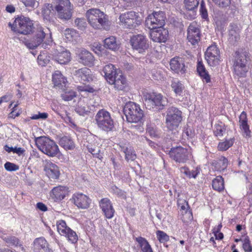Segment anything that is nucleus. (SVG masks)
Listing matches in <instances>:
<instances>
[{"instance_id": "52", "label": "nucleus", "mask_w": 252, "mask_h": 252, "mask_svg": "<svg viewBox=\"0 0 252 252\" xmlns=\"http://www.w3.org/2000/svg\"><path fill=\"white\" fill-rule=\"evenodd\" d=\"M218 164L219 166L220 170H224L228 165V160L224 157H221L219 159Z\"/></svg>"}, {"instance_id": "56", "label": "nucleus", "mask_w": 252, "mask_h": 252, "mask_svg": "<svg viewBox=\"0 0 252 252\" xmlns=\"http://www.w3.org/2000/svg\"><path fill=\"white\" fill-rule=\"evenodd\" d=\"M146 131L151 137H156L158 136L156 128L151 125H147Z\"/></svg>"}, {"instance_id": "1", "label": "nucleus", "mask_w": 252, "mask_h": 252, "mask_svg": "<svg viewBox=\"0 0 252 252\" xmlns=\"http://www.w3.org/2000/svg\"><path fill=\"white\" fill-rule=\"evenodd\" d=\"M250 61V54L247 51L242 50L235 52L232 60V70L235 78L239 79L246 76Z\"/></svg>"}, {"instance_id": "54", "label": "nucleus", "mask_w": 252, "mask_h": 252, "mask_svg": "<svg viewBox=\"0 0 252 252\" xmlns=\"http://www.w3.org/2000/svg\"><path fill=\"white\" fill-rule=\"evenodd\" d=\"M111 190L113 193L116 194L119 197H122V198L126 199V195L125 192L121 190V189H119L116 186H114L111 188Z\"/></svg>"}, {"instance_id": "8", "label": "nucleus", "mask_w": 252, "mask_h": 252, "mask_svg": "<svg viewBox=\"0 0 252 252\" xmlns=\"http://www.w3.org/2000/svg\"><path fill=\"white\" fill-rule=\"evenodd\" d=\"M144 99L145 104L149 109L157 107L158 109H162L168 103L166 97L157 93H146L144 94Z\"/></svg>"}, {"instance_id": "20", "label": "nucleus", "mask_w": 252, "mask_h": 252, "mask_svg": "<svg viewBox=\"0 0 252 252\" xmlns=\"http://www.w3.org/2000/svg\"><path fill=\"white\" fill-rule=\"evenodd\" d=\"M73 74L77 80L84 85L93 81L94 78L92 71L87 67L75 70Z\"/></svg>"}, {"instance_id": "21", "label": "nucleus", "mask_w": 252, "mask_h": 252, "mask_svg": "<svg viewBox=\"0 0 252 252\" xmlns=\"http://www.w3.org/2000/svg\"><path fill=\"white\" fill-rule=\"evenodd\" d=\"M74 204L79 208L85 209L89 207L91 200L82 193H74L72 197Z\"/></svg>"}, {"instance_id": "32", "label": "nucleus", "mask_w": 252, "mask_h": 252, "mask_svg": "<svg viewBox=\"0 0 252 252\" xmlns=\"http://www.w3.org/2000/svg\"><path fill=\"white\" fill-rule=\"evenodd\" d=\"M42 15L43 19L47 21H50L54 16L55 10L51 3L45 4L42 8Z\"/></svg>"}, {"instance_id": "26", "label": "nucleus", "mask_w": 252, "mask_h": 252, "mask_svg": "<svg viewBox=\"0 0 252 252\" xmlns=\"http://www.w3.org/2000/svg\"><path fill=\"white\" fill-rule=\"evenodd\" d=\"M239 119V126L242 131L243 135L245 137H250L251 132L248 124L247 113L245 111H243L240 114Z\"/></svg>"}, {"instance_id": "6", "label": "nucleus", "mask_w": 252, "mask_h": 252, "mask_svg": "<svg viewBox=\"0 0 252 252\" xmlns=\"http://www.w3.org/2000/svg\"><path fill=\"white\" fill-rule=\"evenodd\" d=\"M8 25L13 31L23 34H30L33 29L32 21L29 18L25 17L16 18L12 24L9 23Z\"/></svg>"}, {"instance_id": "2", "label": "nucleus", "mask_w": 252, "mask_h": 252, "mask_svg": "<svg viewBox=\"0 0 252 252\" xmlns=\"http://www.w3.org/2000/svg\"><path fill=\"white\" fill-rule=\"evenodd\" d=\"M86 17L88 23L94 29L108 30L110 29L108 16L99 9H89L86 12Z\"/></svg>"}, {"instance_id": "51", "label": "nucleus", "mask_w": 252, "mask_h": 252, "mask_svg": "<svg viewBox=\"0 0 252 252\" xmlns=\"http://www.w3.org/2000/svg\"><path fill=\"white\" fill-rule=\"evenodd\" d=\"M76 96V92L73 91L65 92L62 94L61 96L65 101H70L73 99Z\"/></svg>"}, {"instance_id": "49", "label": "nucleus", "mask_w": 252, "mask_h": 252, "mask_svg": "<svg viewBox=\"0 0 252 252\" xmlns=\"http://www.w3.org/2000/svg\"><path fill=\"white\" fill-rule=\"evenodd\" d=\"M157 236L158 241L160 243H165L169 241V236L166 233L162 231L158 230L157 231Z\"/></svg>"}, {"instance_id": "35", "label": "nucleus", "mask_w": 252, "mask_h": 252, "mask_svg": "<svg viewBox=\"0 0 252 252\" xmlns=\"http://www.w3.org/2000/svg\"><path fill=\"white\" fill-rule=\"evenodd\" d=\"M128 146L129 144L120 145L121 151L125 154L126 159L127 161H133L136 158V155L133 149Z\"/></svg>"}, {"instance_id": "19", "label": "nucleus", "mask_w": 252, "mask_h": 252, "mask_svg": "<svg viewBox=\"0 0 252 252\" xmlns=\"http://www.w3.org/2000/svg\"><path fill=\"white\" fill-rule=\"evenodd\" d=\"M187 39L191 45L196 46L198 45L200 40V30L199 26L195 22L191 23L189 26L187 30Z\"/></svg>"}, {"instance_id": "25", "label": "nucleus", "mask_w": 252, "mask_h": 252, "mask_svg": "<svg viewBox=\"0 0 252 252\" xmlns=\"http://www.w3.org/2000/svg\"><path fill=\"white\" fill-rule=\"evenodd\" d=\"M170 66L173 71L178 74H183L186 70L183 60L179 57L172 59L170 62Z\"/></svg>"}, {"instance_id": "48", "label": "nucleus", "mask_w": 252, "mask_h": 252, "mask_svg": "<svg viewBox=\"0 0 252 252\" xmlns=\"http://www.w3.org/2000/svg\"><path fill=\"white\" fill-rule=\"evenodd\" d=\"M4 241L9 245L15 247L21 246L19 240L14 236H9L3 238Z\"/></svg>"}, {"instance_id": "53", "label": "nucleus", "mask_w": 252, "mask_h": 252, "mask_svg": "<svg viewBox=\"0 0 252 252\" xmlns=\"http://www.w3.org/2000/svg\"><path fill=\"white\" fill-rule=\"evenodd\" d=\"M5 169L8 171H15L19 169V166L13 163L6 162L4 165Z\"/></svg>"}, {"instance_id": "34", "label": "nucleus", "mask_w": 252, "mask_h": 252, "mask_svg": "<svg viewBox=\"0 0 252 252\" xmlns=\"http://www.w3.org/2000/svg\"><path fill=\"white\" fill-rule=\"evenodd\" d=\"M55 60L60 64H66L71 60L70 53L67 50L58 52L55 56Z\"/></svg>"}, {"instance_id": "23", "label": "nucleus", "mask_w": 252, "mask_h": 252, "mask_svg": "<svg viewBox=\"0 0 252 252\" xmlns=\"http://www.w3.org/2000/svg\"><path fill=\"white\" fill-rule=\"evenodd\" d=\"M99 206L106 218L110 219L113 217L115 210L108 198L101 199L99 201Z\"/></svg>"}, {"instance_id": "31", "label": "nucleus", "mask_w": 252, "mask_h": 252, "mask_svg": "<svg viewBox=\"0 0 252 252\" xmlns=\"http://www.w3.org/2000/svg\"><path fill=\"white\" fill-rule=\"evenodd\" d=\"M68 188L65 186H59L54 188L52 192L57 200H63L68 194Z\"/></svg>"}, {"instance_id": "11", "label": "nucleus", "mask_w": 252, "mask_h": 252, "mask_svg": "<svg viewBox=\"0 0 252 252\" xmlns=\"http://www.w3.org/2000/svg\"><path fill=\"white\" fill-rule=\"evenodd\" d=\"M58 18L66 21L69 20L72 15V6L69 0H60L55 7Z\"/></svg>"}, {"instance_id": "58", "label": "nucleus", "mask_w": 252, "mask_h": 252, "mask_svg": "<svg viewBox=\"0 0 252 252\" xmlns=\"http://www.w3.org/2000/svg\"><path fill=\"white\" fill-rule=\"evenodd\" d=\"M48 114L47 113H40L38 112L37 114H34L31 117V119L32 120H38V119H46L48 117Z\"/></svg>"}, {"instance_id": "45", "label": "nucleus", "mask_w": 252, "mask_h": 252, "mask_svg": "<svg viewBox=\"0 0 252 252\" xmlns=\"http://www.w3.org/2000/svg\"><path fill=\"white\" fill-rule=\"evenodd\" d=\"M87 149L94 157L101 159L103 158L102 153L100 152L99 147L88 146Z\"/></svg>"}, {"instance_id": "12", "label": "nucleus", "mask_w": 252, "mask_h": 252, "mask_svg": "<svg viewBox=\"0 0 252 252\" xmlns=\"http://www.w3.org/2000/svg\"><path fill=\"white\" fill-rule=\"evenodd\" d=\"M119 19L121 25L127 29L134 28L141 23L138 15L133 11L121 14Z\"/></svg>"}, {"instance_id": "60", "label": "nucleus", "mask_w": 252, "mask_h": 252, "mask_svg": "<svg viewBox=\"0 0 252 252\" xmlns=\"http://www.w3.org/2000/svg\"><path fill=\"white\" fill-rule=\"evenodd\" d=\"M36 0H22V2L26 7L33 8Z\"/></svg>"}, {"instance_id": "42", "label": "nucleus", "mask_w": 252, "mask_h": 252, "mask_svg": "<svg viewBox=\"0 0 252 252\" xmlns=\"http://www.w3.org/2000/svg\"><path fill=\"white\" fill-rule=\"evenodd\" d=\"M226 127L224 124L220 122L215 125L214 133L219 139L221 138L225 133Z\"/></svg>"}, {"instance_id": "4", "label": "nucleus", "mask_w": 252, "mask_h": 252, "mask_svg": "<svg viewBox=\"0 0 252 252\" xmlns=\"http://www.w3.org/2000/svg\"><path fill=\"white\" fill-rule=\"evenodd\" d=\"M182 121V112L175 107L167 109L165 117V126L167 129L174 133L179 129V126Z\"/></svg>"}, {"instance_id": "14", "label": "nucleus", "mask_w": 252, "mask_h": 252, "mask_svg": "<svg viewBox=\"0 0 252 252\" xmlns=\"http://www.w3.org/2000/svg\"><path fill=\"white\" fill-rule=\"evenodd\" d=\"M165 15L162 11L155 12L148 16L145 21L146 26L150 30L161 28L165 24Z\"/></svg>"}, {"instance_id": "40", "label": "nucleus", "mask_w": 252, "mask_h": 252, "mask_svg": "<svg viewBox=\"0 0 252 252\" xmlns=\"http://www.w3.org/2000/svg\"><path fill=\"white\" fill-rule=\"evenodd\" d=\"M172 90L177 95H181L184 88L182 83L176 79L172 80L171 85Z\"/></svg>"}, {"instance_id": "22", "label": "nucleus", "mask_w": 252, "mask_h": 252, "mask_svg": "<svg viewBox=\"0 0 252 252\" xmlns=\"http://www.w3.org/2000/svg\"><path fill=\"white\" fill-rule=\"evenodd\" d=\"M151 30L150 35L153 41L157 42H165L166 41L168 35L167 30L161 27Z\"/></svg>"}, {"instance_id": "59", "label": "nucleus", "mask_w": 252, "mask_h": 252, "mask_svg": "<svg viewBox=\"0 0 252 252\" xmlns=\"http://www.w3.org/2000/svg\"><path fill=\"white\" fill-rule=\"evenodd\" d=\"M243 248L245 252H251L252 247L250 243V241L248 238H245L243 245Z\"/></svg>"}, {"instance_id": "27", "label": "nucleus", "mask_w": 252, "mask_h": 252, "mask_svg": "<svg viewBox=\"0 0 252 252\" xmlns=\"http://www.w3.org/2000/svg\"><path fill=\"white\" fill-rule=\"evenodd\" d=\"M49 244L45 238L40 237L35 238L32 244V250L33 252H42L45 249L48 248Z\"/></svg>"}, {"instance_id": "38", "label": "nucleus", "mask_w": 252, "mask_h": 252, "mask_svg": "<svg viewBox=\"0 0 252 252\" xmlns=\"http://www.w3.org/2000/svg\"><path fill=\"white\" fill-rule=\"evenodd\" d=\"M60 145L65 150H72L75 148V144L69 136H63L60 138Z\"/></svg>"}, {"instance_id": "50", "label": "nucleus", "mask_w": 252, "mask_h": 252, "mask_svg": "<svg viewBox=\"0 0 252 252\" xmlns=\"http://www.w3.org/2000/svg\"><path fill=\"white\" fill-rule=\"evenodd\" d=\"M182 217L181 219L184 222L188 223L193 219L192 213L190 210L186 211V212H182L181 213Z\"/></svg>"}, {"instance_id": "44", "label": "nucleus", "mask_w": 252, "mask_h": 252, "mask_svg": "<svg viewBox=\"0 0 252 252\" xmlns=\"http://www.w3.org/2000/svg\"><path fill=\"white\" fill-rule=\"evenodd\" d=\"M234 142V138L225 139L224 141L220 142L218 144V149L220 151H225L231 147Z\"/></svg>"}, {"instance_id": "7", "label": "nucleus", "mask_w": 252, "mask_h": 252, "mask_svg": "<svg viewBox=\"0 0 252 252\" xmlns=\"http://www.w3.org/2000/svg\"><path fill=\"white\" fill-rule=\"evenodd\" d=\"M95 121L98 128L103 131H111L114 127V121L110 114L104 109L97 112L95 116Z\"/></svg>"}, {"instance_id": "17", "label": "nucleus", "mask_w": 252, "mask_h": 252, "mask_svg": "<svg viewBox=\"0 0 252 252\" xmlns=\"http://www.w3.org/2000/svg\"><path fill=\"white\" fill-rule=\"evenodd\" d=\"M130 42L132 48L139 53L145 52L149 47L148 40L143 34L133 35L130 38Z\"/></svg>"}, {"instance_id": "36", "label": "nucleus", "mask_w": 252, "mask_h": 252, "mask_svg": "<svg viewBox=\"0 0 252 252\" xmlns=\"http://www.w3.org/2000/svg\"><path fill=\"white\" fill-rule=\"evenodd\" d=\"M197 71L203 81L206 83L210 82V76L202 62H198Z\"/></svg>"}, {"instance_id": "63", "label": "nucleus", "mask_w": 252, "mask_h": 252, "mask_svg": "<svg viewBox=\"0 0 252 252\" xmlns=\"http://www.w3.org/2000/svg\"><path fill=\"white\" fill-rule=\"evenodd\" d=\"M137 125H132L131 128L133 129L135 131H137L139 132H142L144 130V128L141 125V122L140 121Z\"/></svg>"}, {"instance_id": "33", "label": "nucleus", "mask_w": 252, "mask_h": 252, "mask_svg": "<svg viewBox=\"0 0 252 252\" xmlns=\"http://www.w3.org/2000/svg\"><path fill=\"white\" fill-rule=\"evenodd\" d=\"M104 46L105 48L112 51L118 50L120 47V43L117 41L115 36H111L103 40Z\"/></svg>"}, {"instance_id": "13", "label": "nucleus", "mask_w": 252, "mask_h": 252, "mask_svg": "<svg viewBox=\"0 0 252 252\" xmlns=\"http://www.w3.org/2000/svg\"><path fill=\"white\" fill-rule=\"evenodd\" d=\"M48 29H45L43 28L38 27L34 33L33 37L30 40H27L24 42L25 45L29 49H33L44 42L48 35L46 32ZM44 43L47 44L46 41Z\"/></svg>"}, {"instance_id": "43", "label": "nucleus", "mask_w": 252, "mask_h": 252, "mask_svg": "<svg viewBox=\"0 0 252 252\" xmlns=\"http://www.w3.org/2000/svg\"><path fill=\"white\" fill-rule=\"evenodd\" d=\"M75 111L80 116L88 115L90 113L89 108L86 104L80 101L75 109Z\"/></svg>"}, {"instance_id": "10", "label": "nucleus", "mask_w": 252, "mask_h": 252, "mask_svg": "<svg viewBox=\"0 0 252 252\" xmlns=\"http://www.w3.org/2000/svg\"><path fill=\"white\" fill-rule=\"evenodd\" d=\"M169 157L179 163H186L192 158L191 150L181 146L172 148L169 152Z\"/></svg>"}, {"instance_id": "62", "label": "nucleus", "mask_w": 252, "mask_h": 252, "mask_svg": "<svg viewBox=\"0 0 252 252\" xmlns=\"http://www.w3.org/2000/svg\"><path fill=\"white\" fill-rule=\"evenodd\" d=\"M18 104H15L14 105V106L12 108V111L9 115V118H12L14 119L16 117H18V116H19V115H20L19 113L15 112V110H16L15 108L18 106Z\"/></svg>"}, {"instance_id": "9", "label": "nucleus", "mask_w": 252, "mask_h": 252, "mask_svg": "<svg viewBox=\"0 0 252 252\" xmlns=\"http://www.w3.org/2000/svg\"><path fill=\"white\" fill-rule=\"evenodd\" d=\"M124 112L127 121L129 123H138L143 117V111L139 105L133 102L126 103L124 108Z\"/></svg>"}, {"instance_id": "46", "label": "nucleus", "mask_w": 252, "mask_h": 252, "mask_svg": "<svg viewBox=\"0 0 252 252\" xmlns=\"http://www.w3.org/2000/svg\"><path fill=\"white\" fill-rule=\"evenodd\" d=\"M199 4V0H185V6L188 10H194Z\"/></svg>"}, {"instance_id": "28", "label": "nucleus", "mask_w": 252, "mask_h": 252, "mask_svg": "<svg viewBox=\"0 0 252 252\" xmlns=\"http://www.w3.org/2000/svg\"><path fill=\"white\" fill-rule=\"evenodd\" d=\"M52 81L55 87L61 89L65 87L67 83L66 79L59 70L55 71L52 75Z\"/></svg>"}, {"instance_id": "16", "label": "nucleus", "mask_w": 252, "mask_h": 252, "mask_svg": "<svg viewBox=\"0 0 252 252\" xmlns=\"http://www.w3.org/2000/svg\"><path fill=\"white\" fill-rule=\"evenodd\" d=\"M57 228L59 234L64 236L67 240L72 244L78 241V236L76 232L67 226L64 220H59L57 221Z\"/></svg>"}, {"instance_id": "5", "label": "nucleus", "mask_w": 252, "mask_h": 252, "mask_svg": "<svg viewBox=\"0 0 252 252\" xmlns=\"http://www.w3.org/2000/svg\"><path fill=\"white\" fill-rule=\"evenodd\" d=\"M36 145L38 149L51 157H55L59 153L58 146L49 138L41 136L36 138Z\"/></svg>"}, {"instance_id": "55", "label": "nucleus", "mask_w": 252, "mask_h": 252, "mask_svg": "<svg viewBox=\"0 0 252 252\" xmlns=\"http://www.w3.org/2000/svg\"><path fill=\"white\" fill-rule=\"evenodd\" d=\"M219 7L224 8L229 6L231 0H212Z\"/></svg>"}, {"instance_id": "24", "label": "nucleus", "mask_w": 252, "mask_h": 252, "mask_svg": "<svg viewBox=\"0 0 252 252\" xmlns=\"http://www.w3.org/2000/svg\"><path fill=\"white\" fill-rule=\"evenodd\" d=\"M44 170L46 175L50 179H57L60 175L58 166L51 161H46Z\"/></svg>"}, {"instance_id": "3", "label": "nucleus", "mask_w": 252, "mask_h": 252, "mask_svg": "<svg viewBox=\"0 0 252 252\" xmlns=\"http://www.w3.org/2000/svg\"><path fill=\"white\" fill-rule=\"evenodd\" d=\"M107 81L114 85L118 90H123L126 85V79L120 70H117L112 64L106 65L103 68L102 74Z\"/></svg>"}, {"instance_id": "47", "label": "nucleus", "mask_w": 252, "mask_h": 252, "mask_svg": "<svg viewBox=\"0 0 252 252\" xmlns=\"http://www.w3.org/2000/svg\"><path fill=\"white\" fill-rule=\"evenodd\" d=\"M75 26L80 30L84 31L87 26L86 19L84 18H77L74 21Z\"/></svg>"}, {"instance_id": "64", "label": "nucleus", "mask_w": 252, "mask_h": 252, "mask_svg": "<svg viewBox=\"0 0 252 252\" xmlns=\"http://www.w3.org/2000/svg\"><path fill=\"white\" fill-rule=\"evenodd\" d=\"M36 208L42 212H45L47 210V206L42 202H38L36 204Z\"/></svg>"}, {"instance_id": "15", "label": "nucleus", "mask_w": 252, "mask_h": 252, "mask_svg": "<svg viewBox=\"0 0 252 252\" xmlns=\"http://www.w3.org/2000/svg\"><path fill=\"white\" fill-rule=\"evenodd\" d=\"M57 228L59 234L64 236L67 240L72 244L78 241V236L76 232L67 226L64 220H59L57 221Z\"/></svg>"}, {"instance_id": "39", "label": "nucleus", "mask_w": 252, "mask_h": 252, "mask_svg": "<svg viewBox=\"0 0 252 252\" xmlns=\"http://www.w3.org/2000/svg\"><path fill=\"white\" fill-rule=\"evenodd\" d=\"M136 241L139 244L143 252H153L150 245L145 238L139 237L136 238Z\"/></svg>"}, {"instance_id": "29", "label": "nucleus", "mask_w": 252, "mask_h": 252, "mask_svg": "<svg viewBox=\"0 0 252 252\" xmlns=\"http://www.w3.org/2000/svg\"><path fill=\"white\" fill-rule=\"evenodd\" d=\"M94 57L91 53L84 50L79 54V62L85 65H89L93 63Z\"/></svg>"}, {"instance_id": "61", "label": "nucleus", "mask_w": 252, "mask_h": 252, "mask_svg": "<svg viewBox=\"0 0 252 252\" xmlns=\"http://www.w3.org/2000/svg\"><path fill=\"white\" fill-rule=\"evenodd\" d=\"M201 17L202 18L204 19H207L208 18V13L206 8L204 7L203 3L202 2L201 4L200 10Z\"/></svg>"}, {"instance_id": "18", "label": "nucleus", "mask_w": 252, "mask_h": 252, "mask_svg": "<svg viewBox=\"0 0 252 252\" xmlns=\"http://www.w3.org/2000/svg\"><path fill=\"white\" fill-rule=\"evenodd\" d=\"M205 59L210 66H216L220 61V51L215 45L209 46L205 54Z\"/></svg>"}, {"instance_id": "37", "label": "nucleus", "mask_w": 252, "mask_h": 252, "mask_svg": "<svg viewBox=\"0 0 252 252\" xmlns=\"http://www.w3.org/2000/svg\"><path fill=\"white\" fill-rule=\"evenodd\" d=\"M63 33L65 37V39L68 41H76L79 37V34L78 32L73 29H66L63 31Z\"/></svg>"}, {"instance_id": "41", "label": "nucleus", "mask_w": 252, "mask_h": 252, "mask_svg": "<svg viewBox=\"0 0 252 252\" xmlns=\"http://www.w3.org/2000/svg\"><path fill=\"white\" fill-rule=\"evenodd\" d=\"M212 187L214 189L218 191H221L223 190L224 181L221 176H218L212 181Z\"/></svg>"}, {"instance_id": "57", "label": "nucleus", "mask_w": 252, "mask_h": 252, "mask_svg": "<svg viewBox=\"0 0 252 252\" xmlns=\"http://www.w3.org/2000/svg\"><path fill=\"white\" fill-rule=\"evenodd\" d=\"M77 89L79 91L81 92L93 93L94 91V88L90 86V85L78 86L77 87Z\"/></svg>"}, {"instance_id": "30", "label": "nucleus", "mask_w": 252, "mask_h": 252, "mask_svg": "<svg viewBox=\"0 0 252 252\" xmlns=\"http://www.w3.org/2000/svg\"><path fill=\"white\" fill-rule=\"evenodd\" d=\"M240 30L239 27L234 24L230 25V28L229 32V40L230 42L235 44L240 39Z\"/></svg>"}]
</instances>
